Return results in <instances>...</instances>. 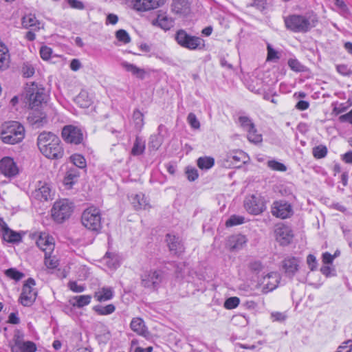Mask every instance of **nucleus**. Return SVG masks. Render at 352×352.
Returning a JSON list of instances; mask_svg holds the SVG:
<instances>
[{"instance_id": "5fc2aeb1", "label": "nucleus", "mask_w": 352, "mask_h": 352, "mask_svg": "<svg viewBox=\"0 0 352 352\" xmlns=\"http://www.w3.org/2000/svg\"><path fill=\"white\" fill-rule=\"evenodd\" d=\"M116 37L119 41L124 44L129 43L131 41L129 34L124 30H118L116 32Z\"/></svg>"}, {"instance_id": "c85d7f7f", "label": "nucleus", "mask_w": 352, "mask_h": 352, "mask_svg": "<svg viewBox=\"0 0 352 352\" xmlns=\"http://www.w3.org/2000/svg\"><path fill=\"white\" fill-rule=\"evenodd\" d=\"M91 295H80L71 298L69 300L70 305L74 307L82 308L90 304L91 301Z\"/></svg>"}, {"instance_id": "7ed1b4c3", "label": "nucleus", "mask_w": 352, "mask_h": 352, "mask_svg": "<svg viewBox=\"0 0 352 352\" xmlns=\"http://www.w3.org/2000/svg\"><path fill=\"white\" fill-rule=\"evenodd\" d=\"M25 137L24 126L16 121L6 122L0 126V138L5 144H15Z\"/></svg>"}, {"instance_id": "f8f14e48", "label": "nucleus", "mask_w": 352, "mask_h": 352, "mask_svg": "<svg viewBox=\"0 0 352 352\" xmlns=\"http://www.w3.org/2000/svg\"><path fill=\"white\" fill-rule=\"evenodd\" d=\"M244 207L250 214L257 215L265 209V205L261 196L250 195L244 201Z\"/></svg>"}, {"instance_id": "f704fd0d", "label": "nucleus", "mask_w": 352, "mask_h": 352, "mask_svg": "<svg viewBox=\"0 0 352 352\" xmlns=\"http://www.w3.org/2000/svg\"><path fill=\"white\" fill-rule=\"evenodd\" d=\"M267 278L269 280L264 287L265 292L272 291L278 287L280 281V276L277 272H271L267 275Z\"/></svg>"}, {"instance_id": "bf43d9fd", "label": "nucleus", "mask_w": 352, "mask_h": 352, "mask_svg": "<svg viewBox=\"0 0 352 352\" xmlns=\"http://www.w3.org/2000/svg\"><path fill=\"white\" fill-rule=\"evenodd\" d=\"M240 302V300L238 297H230L224 302L225 308L228 309H232L236 308Z\"/></svg>"}, {"instance_id": "4c0bfd02", "label": "nucleus", "mask_w": 352, "mask_h": 352, "mask_svg": "<svg viewBox=\"0 0 352 352\" xmlns=\"http://www.w3.org/2000/svg\"><path fill=\"white\" fill-rule=\"evenodd\" d=\"M93 310L100 316H107L111 314L116 310V307L113 304H109L106 306L96 305L93 307Z\"/></svg>"}, {"instance_id": "09e8293b", "label": "nucleus", "mask_w": 352, "mask_h": 352, "mask_svg": "<svg viewBox=\"0 0 352 352\" xmlns=\"http://www.w3.org/2000/svg\"><path fill=\"white\" fill-rule=\"evenodd\" d=\"M5 274L8 278L13 279L16 281L20 280L24 276L23 273L19 272L15 268H10L6 270L5 271Z\"/></svg>"}, {"instance_id": "680f3d73", "label": "nucleus", "mask_w": 352, "mask_h": 352, "mask_svg": "<svg viewBox=\"0 0 352 352\" xmlns=\"http://www.w3.org/2000/svg\"><path fill=\"white\" fill-rule=\"evenodd\" d=\"M333 106V111L336 114H340L342 112H344L348 107L352 105V103H349V104H345L344 103H333L332 104Z\"/></svg>"}, {"instance_id": "2f4dec72", "label": "nucleus", "mask_w": 352, "mask_h": 352, "mask_svg": "<svg viewBox=\"0 0 352 352\" xmlns=\"http://www.w3.org/2000/svg\"><path fill=\"white\" fill-rule=\"evenodd\" d=\"M130 327L133 331L138 335L145 336L147 332L144 320L138 317L132 319Z\"/></svg>"}, {"instance_id": "4d7b16f0", "label": "nucleus", "mask_w": 352, "mask_h": 352, "mask_svg": "<svg viewBox=\"0 0 352 352\" xmlns=\"http://www.w3.org/2000/svg\"><path fill=\"white\" fill-rule=\"evenodd\" d=\"M52 49L47 45H43L40 49V56L44 60H48L52 58Z\"/></svg>"}, {"instance_id": "13d9d810", "label": "nucleus", "mask_w": 352, "mask_h": 352, "mask_svg": "<svg viewBox=\"0 0 352 352\" xmlns=\"http://www.w3.org/2000/svg\"><path fill=\"white\" fill-rule=\"evenodd\" d=\"M320 272L326 277H332L336 275L335 267L329 265H324L322 266Z\"/></svg>"}, {"instance_id": "b1692460", "label": "nucleus", "mask_w": 352, "mask_h": 352, "mask_svg": "<svg viewBox=\"0 0 352 352\" xmlns=\"http://www.w3.org/2000/svg\"><path fill=\"white\" fill-rule=\"evenodd\" d=\"M130 201L135 210H146L151 207L148 200L142 193L131 195Z\"/></svg>"}, {"instance_id": "0e129e2a", "label": "nucleus", "mask_w": 352, "mask_h": 352, "mask_svg": "<svg viewBox=\"0 0 352 352\" xmlns=\"http://www.w3.org/2000/svg\"><path fill=\"white\" fill-rule=\"evenodd\" d=\"M307 263L311 271L316 270L318 266V262L316 258L313 254H309L307 257Z\"/></svg>"}, {"instance_id": "58836bf2", "label": "nucleus", "mask_w": 352, "mask_h": 352, "mask_svg": "<svg viewBox=\"0 0 352 352\" xmlns=\"http://www.w3.org/2000/svg\"><path fill=\"white\" fill-rule=\"evenodd\" d=\"M133 122L134 124L135 128L138 131H140L142 129V127H143V126L144 124V115L138 109H135L133 111Z\"/></svg>"}, {"instance_id": "a211bd4d", "label": "nucleus", "mask_w": 352, "mask_h": 352, "mask_svg": "<svg viewBox=\"0 0 352 352\" xmlns=\"http://www.w3.org/2000/svg\"><path fill=\"white\" fill-rule=\"evenodd\" d=\"M0 234L3 240L8 243H19L22 239L21 234L19 232L10 229L1 217H0Z\"/></svg>"}, {"instance_id": "3c124183", "label": "nucleus", "mask_w": 352, "mask_h": 352, "mask_svg": "<svg viewBox=\"0 0 352 352\" xmlns=\"http://www.w3.org/2000/svg\"><path fill=\"white\" fill-rule=\"evenodd\" d=\"M313 155L316 159L324 158L327 154V148L324 145H319L313 148Z\"/></svg>"}, {"instance_id": "4468645a", "label": "nucleus", "mask_w": 352, "mask_h": 352, "mask_svg": "<svg viewBox=\"0 0 352 352\" xmlns=\"http://www.w3.org/2000/svg\"><path fill=\"white\" fill-rule=\"evenodd\" d=\"M35 235L36 236V243L38 248L43 252H46L47 254H52L55 248L54 238L46 232H38Z\"/></svg>"}, {"instance_id": "ea45409f", "label": "nucleus", "mask_w": 352, "mask_h": 352, "mask_svg": "<svg viewBox=\"0 0 352 352\" xmlns=\"http://www.w3.org/2000/svg\"><path fill=\"white\" fill-rule=\"evenodd\" d=\"M214 160L211 157H201L197 160V166L199 168L208 170L214 166Z\"/></svg>"}, {"instance_id": "cd10ccee", "label": "nucleus", "mask_w": 352, "mask_h": 352, "mask_svg": "<svg viewBox=\"0 0 352 352\" xmlns=\"http://www.w3.org/2000/svg\"><path fill=\"white\" fill-rule=\"evenodd\" d=\"M172 10L176 14L186 15L190 12V3L188 0H174Z\"/></svg>"}, {"instance_id": "338daca9", "label": "nucleus", "mask_w": 352, "mask_h": 352, "mask_svg": "<svg viewBox=\"0 0 352 352\" xmlns=\"http://www.w3.org/2000/svg\"><path fill=\"white\" fill-rule=\"evenodd\" d=\"M178 276H181L182 278H185L187 282H193L194 278L192 274L190 272L188 268H185L183 272H178Z\"/></svg>"}, {"instance_id": "1a4fd4ad", "label": "nucleus", "mask_w": 352, "mask_h": 352, "mask_svg": "<svg viewBox=\"0 0 352 352\" xmlns=\"http://www.w3.org/2000/svg\"><path fill=\"white\" fill-rule=\"evenodd\" d=\"M35 281L33 278H28L23 284L19 301L25 307L31 306L36 300L37 292L34 288Z\"/></svg>"}, {"instance_id": "412c9836", "label": "nucleus", "mask_w": 352, "mask_h": 352, "mask_svg": "<svg viewBox=\"0 0 352 352\" xmlns=\"http://www.w3.org/2000/svg\"><path fill=\"white\" fill-rule=\"evenodd\" d=\"M164 0H132L133 8L138 11H146L158 8Z\"/></svg>"}, {"instance_id": "37998d69", "label": "nucleus", "mask_w": 352, "mask_h": 352, "mask_svg": "<svg viewBox=\"0 0 352 352\" xmlns=\"http://www.w3.org/2000/svg\"><path fill=\"white\" fill-rule=\"evenodd\" d=\"M45 265L50 270H54L58 265V261L54 256H52V254H47L45 252Z\"/></svg>"}, {"instance_id": "393cba45", "label": "nucleus", "mask_w": 352, "mask_h": 352, "mask_svg": "<svg viewBox=\"0 0 352 352\" xmlns=\"http://www.w3.org/2000/svg\"><path fill=\"white\" fill-rule=\"evenodd\" d=\"M21 25L25 29L32 28L34 30H38L41 28V23L32 14H25L21 19Z\"/></svg>"}, {"instance_id": "e2e57ef3", "label": "nucleus", "mask_w": 352, "mask_h": 352, "mask_svg": "<svg viewBox=\"0 0 352 352\" xmlns=\"http://www.w3.org/2000/svg\"><path fill=\"white\" fill-rule=\"evenodd\" d=\"M68 287L70 290L76 293H81L85 290V286L82 285H78L76 281H69L68 283Z\"/></svg>"}, {"instance_id": "423d86ee", "label": "nucleus", "mask_w": 352, "mask_h": 352, "mask_svg": "<svg viewBox=\"0 0 352 352\" xmlns=\"http://www.w3.org/2000/svg\"><path fill=\"white\" fill-rule=\"evenodd\" d=\"M179 45L190 50H203L205 48V41L200 37L190 36L184 30H179L175 36Z\"/></svg>"}, {"instance_id": "f257e3e1", "label": "nucleus", "mask_w": 352, "mask_h": 352, "mask_svg": "<svg viewBox=\"0 0 352 352\" xmlns=\"http://www.w3.org/2000/svg\"><path fill=\"white\" fill-rule=\"evenodd\" d=\"M37 145L40 152L48 159H60L64 155L60 140L53 133H41L37 138Z\"/></svg>"}, {"instance_id": "774afa93", "label": "nucleus", "mask_w": 352, "mask_h": 352, "mask_svg": "<svg viewBox=\"0 0 352 352\" xmlns=\"http://www.w3.org/2000/svg\"><path fill=\"white\" fill-rule=\"evenodd\" d=\"M186 174L189 181H195L198 177L197 170L195 168H188Z\"/></svg>"}, {"instance_id": "9d476101", "label": "nucleus", "mask_w": 352, "mask_h": 352, "mask_svg": "<svg viewBox=\"0 0 352 352\" xmlns=\"http://www.w3.org/2000/svg\"><path fill=\"white\" fill-rule=\"evenodd\" d=\"M164 279L161 270H149L144 272L141 276L142 285L146 288L157 289Z\"/></svg>"}, {"instance_id": "2eb2a0df", "label": "nucleus", "mask_w": 352, "mask_h": 352, "mask_svg": "<svg viewBox=\"0 0 352 352\" xmlns=\"http://www.w3.org/2000/svg\"><path fill=\"white\" fill-rule=\"evenodd\" d=\"M248 158L242 151H232L226 155L223 166L228 168H239L247 162Z\"/></svg>"}, {"instance_id": "49530a36", "label": "nucleus", "mask_w": 352, "mask_h": 352, "mask_svg": "<svg viewBox=\"0 0 352 352\" xmlns=\"http://www.w3.org/2000/svg\"><path fill=\"white\" fill-rule=\"evenodd\" d=\"M335 6L338 12L342 16L347 17L350 15V11L343 0H335Z\"/></svg>"}, {"instance_id": "de8ad7c7", "label": "nucleus", "mask_w": 352, "mask_h": 352, "mask_svg": "<svg viewBox=\"0 0 352 352\" xmlns=\"http://www.w3.org/2000/svg\"><path fill=\"white\" fill-rule=\"evenodd\" d=\"M248 133V139L250 142L254 143H259L262 141V135L257 132L255 126H253V129H250L247 131Z\"/></svg>"}, {"instance_id": "6ab92c4d", "label": "nucleus", "mask_w": 352, "mask_h": 352, "mask_svg": "<svg viewBox=\"0 0 352 352\" xmlns=\"http://www.w3.org/2000/svg\"><path fill=\"white\" fill-rule=\"evenodd\" d=\"M272 214L280 219H286L292 214V208L289 204L286 201H275L272 207Z\"/></svg>"}, {"instance_id": "39448f33", "label": "nucleus", "mask_w": 352, "mask_h": 352, "mask_svg": "<svg viewBox=\"0 0 352 352\" xmlns=\"http://www.w3.org/2000/svg\"><path fill=\"white\" fill-rule=\"evenodd\" d=\"M26 92V97L32 109L38 108L43 103L47 102V95L45 89L41 85L35 83L28 85Z\"/></svg>"}, {"instance_id": "8fccbe9b", "label": "nucleus", "mask_w": 352, "mask_h": 352, "mask_svg": "<svg viewBox=\"0 0 352 352\" xmlns=\"http://www.w3.org/2000/svg\"><path fill=\"white\" fill-rule=\"evenodd\" d=\"M288 65L290 69L296 72H302L305 70V67L296 58H289Z\"/></svg>"}, {"instance_id": "dca6fc26", "label": "nucleus", "mask_w": 352, "mask_h": 352, "mask_svg": "<svg viewBox=\"0 0 352 352\" xmlns=\"http://www.w3.org/2000/svg\"><path fill=\"white\" fill-rule=\"evenodd\" d=\"M62 136L65 141L75 144H80L82 140L81 130L74 126L67 125L62 131Z\"/></svg>"}, {"instance_id": "e433bc0d", "label": "nucleus", "mask_w": 352, "mask_h": 352, "mask_svg": "<svg viewBox=\"0 0 352 352\" xmlns=\"http://www.w3.org/2000/svg\"><path fill=\"white\" fill-rule=\"evenodd\" d=\"M145 148V142L140 138L137 137L131 149V155L134 156L142 155L144 152Z\"/></svg>"}, {"instance_id": "6e6d98bb", "label": "nucleus", "mask_w": 352, "mask_h": 352, "mask_svg": "<svg viewBox=\"0 0 352 352\" xmlns=\"http://www.w3.org/2000/svg\"><path fill=\"white\" fill-rule=\"evenodd\" d=\"M336 71L343 76H350L352 74L351 68L345 64L337 65Z\"/></svg>"}, {"instance_id": "72a5a7b5", "label": "nucleus", "mask_w": 352, "mask_h": 352, "mask_svg": "<svg viewBox=\"0 0 352 352\" xmlns=\"http://www.w3.org/2000/svg\"><path fill=\"white\" fill-rule=\"evenodd\" d=\"M10 59L9 51L7 46L0 40V69L8 67Z\"/></svg>"}, {"instance_id": "f3484780", "label": "nucleus", "mask_w": 352, "mask_h": 352, "mask_svg": "<svg viewBox=\"0 0 352 352\" xmlns=\"http://www.w3.org/2000/svg\"><path fill=\"white\" fill-rule=\"evenodd\" d=\"M32 196L38 201H44L52 199L53 192L49 184L39 182L36 189L32 192Z\"/></svg>"}, {"instance_id": "69168bd1", "label": "nucleus", "mask_w": 352, "mask_h": 352, "mask_svg": "<svg viewBox=\"0 0 352 352\" xmlns=\"http://www.w3.org/2000/svg\"><path fill=\"white\" fill-rule=\"evenodd\" d=\"M267 60H277L279 58V56H278V52L271 46L270 44H267Z\"/></svg>"}, {"instance_id": "473e14b6", "label": "nucleus", "mask_w": 352, "mask_h": 352, "mask_svg": "<svg viewBox=\"0 0 352 352\" xmlns=\"http://www.w3.org/2000/svg\"><path fill=\"white\" fill-rule=\"evenodd\" d=\"M102 262L111 270H115L120 266L119 256L113 253L107 252Z\"/></svg>"}, {"instance_id": "c756f323", "label": "nucleus", "mask_w": 352, "mask_h": 352, "mask_svg": "<svg viewBox=\"0 0 352 352\" xmlns=\"http://www.w3.org/2000/svg\"><path fill=\"white\" fill-rule=\"evenodd\" d=\"M80 173L76 168H69L64 177L63 184L67 188H71L78 181Z\"/></svg>"}, {"instance_id": "a878e982", "label": "nucleus", "mask_w": 352, "mask_h": 352, "mask_svg": "<svg viewBox=\"0 0 352 352\" xmlns=\"http://www.w3.org/2000/svg\"><path fill=\"white\" fill-rule=\"evenodd\" d=\"M114 291L111 287H102L94 294V298L98 302H104L113 298Z\"/></svg>"}, {"instance_id": "6e6552de", "label": "nucleus", "mask_w": 352, "mask_h": 352, "mask_svg": "<svg viewBox=\"0 0 352 352\" xmlns=\"http://www.w3.org/2000/svg\"><path fill=\"white\" fill-rule=\"evenodd\" d=\"M12 352H35L36 344L31 341H25L24 335L20 331H15L10 341Z\"/></svg>"}, {"instance_id": "603ef678", "label": "nucleus", "mask_w": 352, "mask_h": 352, "mask_svg": "<svg viewBox=\"0 0 352 352\" xmlns=\"http://www.w3.org/2000/svg\"><path fill=\"white\" fill-rule=\"evenodd\" d=\"M239 122L241 126L246 131L250 129H253V126H254L252 120L250 118L245 116H240L239 118Z\"/></svg>"}, {"instance_id": "0eeeda50", "label": "nucleus", "mask_w": 352, "mask_h": 352, "mask_svg": "<svg viewBox=\"0 0 352 352\" xmlns=\"http://www.w3.org/2000/svg\"><path fill=\"white\" fill-rule=\"evenodd\" d=\"M73 212V205L68 199L55 201L52 208V216L58 223H62L68 219Z\"/></svg>"}, {"instance_id": "c9c22d12", "label": "nucleus", "mask_w": 352, "mask_h": 352, "mask_svg": "<svg viewBox=\"0 0 352 352\" xmlns=\"http://www.w3.org/2000/svg\"><path fill=\"white\" fill-rule=\"evenodd\" d=\"M154 24L158 25L164 30H168L174 25V21L171 18L168 17L166 15L160 14Z\"/></svg>"}, {"instance_id": "ddd939ff", "label": "nucleus", "mask_w": 352, "mask_h": 352, "mask_svg": "<svg viewBox=\"0 0 352 352\" xmlns=\"http://www.w3.org/2000/svg\"><path fill=\"white\" fill-rule=\"evenodd\" d=\"M301 260L298 257L288 256L282 261L281 267L286 276L293 278L299 270Z\"/></svg>"}, {"instance_id": "20e7f679", "label": "nucleus", "mask_w": 352, "mask_h": 352, "mask_svg": "<svg viewBox=\"0 0 352 352\" xmlns=\"http://www.w3.org/2000/svg\"><path fill=\"white\" fill-rule=\"evenodd\" d=\"M81 221L86 228L94 232L100 231L102 228L100 209L94 206L85 209L82 214Z\"/></svg>"}, {"instance_id": "4be33fe9", "label": "nucleus", "mask_w": 352, "mask_h": 352, "mask_svg": "<svg viewBox=\"0 0 352 352\" xmlns=\"http://www.w3.org/2000/svg\"><path fill=\"white\" fill-rule=\"evenodd\" d=\"M166 241L169 250L175 255H180L184 251V247L182 240L175 235L168 234L166 235Z\"/></svg>"}, {"instance_id": "79ce46f5", "label": "nucleus", "mask_w": 352, "mask_h": 352, "mask_svg": "<svg viewBox=\"0 0 352 352\" xmlns=\"http://www.w3.org/2000/svg\"><path fill=\"white\" fill-rule=\"evenodd\" d=\"M245 223V217L241 215L233 214L226 221V226L233 227Z\"/></svg>"}, {"instance_id": "7c9ffc66", "label": "nucleus", "mask_w": 352, "mask_h": 352, "mask_svg": "<svg viewBox=\"0 0 352 352\" xmlns=\"http://www.w3.org/2000/svg\"><path fill=\"white\" fill-rule=\"evenodd\" d=\"M122 67L128 72L131 73L132 75L135 76V77L143 79L146 76V72L144 69L140 68L137 67L136 65L129 63L128 62H122Z\"/></svg>"}, {"instance_id": "aec40b11", "label": "nucleus", "mask_w": 352, "mask_h": 352, "mask_svg": "<svg viewBox=\"0 0 352 352\" xmlns=\"http://www.w3.org/2000/svg\"><path fill=\"white\" fill-rule=\"evenodd\" d=\"M275 236L276 240L283 245L289 244L292 238L293 233L291 228L285 225H278L275 229Z\"/></svg>"}, {"instance_id": "f03ea898", "label": "nucleus", "mask_w": 352, "mask_h": 352, "mask_svg": "<svg viewBox=\"0 0 352 352\" xmlns=\"http://www.w3.org/2000/svg\"><path fill=\"white\" fill-rule=\"evenodd\" d=\"M287 30L295 33H305L315 28L318 23V18L314 12L303 14H289L283 18Z\"/></svg>"}, {"instance_id": "c03bdc74", "label": "nucleus", "mask_w": 352, "mask_h": 352, "mask_svg": "<svg viewBox=\"0 0 352 352\" xmlns=\"http://www.w3.org/2000/svg\"><path fill=\"white\" fill-rule=\"evenodd\" d=\"M267 165L272 170L280 172H285L287 170V166L285 164L275 160H268Z\"/></svg>"}, {"instance_id": "a18cd8bd", "label": "nucleus", "mask_w": 352, "mask_h": 352, "mask_svg": "<svg viewBox=\"0 0 352 352\" xmlns=\"http://www.w3.org/2000/svg\"><path fill=\"white\" fill-rule=\"evenodd\" d=\"M70 161L79 168H85L87 163L85 157L79 154H74L70 157Z\"/></svg>"}, {"instance_id": "a19ab883", "label": "nucleus", "mask_w": 352, "mask_h": 352, "mask_svg": "<svg viewBox=\"0 0 352 352\" xmlns=\"http://www.w3.org/2000/svg\"><path fill=\"white\" fill-rule=\"evenodd\" d=\"M76 103L82 108H87L91 104V99L87 92L81 91L76 98Z\"/></svg>"}, {"instance_id": "9b49d317", "label": "nucleus", "mask_w": 352, "mask_h": 352, "mask_svg": "<svg viewBox=\"0 0 352 352\" xmlns=\"http://www.w3.org/2000/svg\"><path fill=\"white\" fill-rule=\"evenodd\" d=\"M19 172V167L12 157L6 156L0 160V173L6 177L14 178Z\"/></svg>"}, {"instance_id": "864d4df0", "label": "nucleus", "mask_w": 352, "mask_h": 352, "mask_svg": "<svg viewBox=\"0 0 352 352\" xmlns=\"http://www.w3.org/2000/svg\"><path fill=\"white\" fill-rule=\"evenodd\" d=\"M35 72L34 67L30 63H25L22 67V74L25 78H30L34 75Z\"/></svg>"}, {"instance_id": "bb28decb", "label": "nucleus", "mask_w": 352, "mask_h": 352, "mask_svg": "<svg viewBox=\"0 0 352 352\" xmlns=\"http://www.w3.org/2000/svg\"><path fill=\"white\" fill-rule=\"evenodd\" d=\"M30 123L32 125H36V126H40L43 124V123L46 122V116L45 114L41 112L40 110H38L36 108L32 109V111L30 113L28 118Z\"/></svg>"}, {"instance_id": "5701e85b", "label": "nucleus", "mask_w": 352, "mask_h": 352, "mask_svg": "<svg viewBox=\"0 0 352 352\" xmlns=\"http://www.w3.org/2000/svg\"><path fill=\"white\" fill-rule=\"evenodd\" d=\"M247 241L248 239L245 235L234 234L229 237L227 245L231 250H239L243 248Z\"/></svg>"}, {"instance_id": "052dcab7", "label": "nucleus", "mask_w": 352, "mask_h": 352, "mask_svg": "<svg viewBox=\"0 0 352 352\" xmlns=\"http://www.w3.org/2000/svg\"><path fill=\"white\" fill-rule=\"evenodd\" d=\"M188 123L191 128L194 129H199L200 128V122L193 113H190L187 117Z\"/></svg>"}]
</instances>
